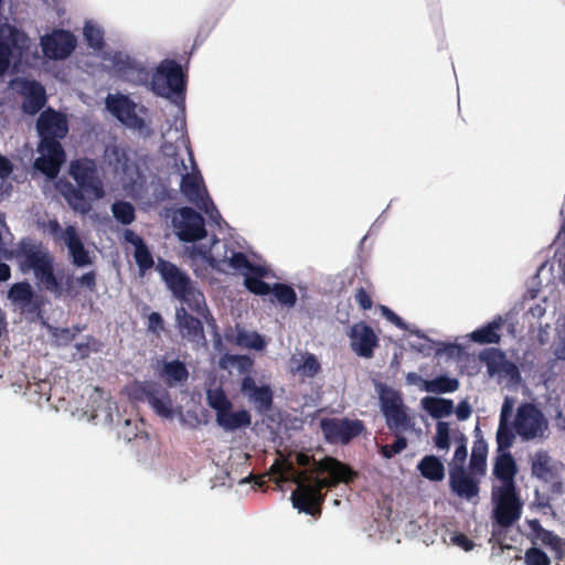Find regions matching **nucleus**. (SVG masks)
Returning <instances> with one entry per match:
<instances>
[{"label": "nucleus", "instance_id": "obj_1", "mask_svg": "<svg viewBox=\"0 0 565 565\" xmlns=\"http://www.w3.org/2000/svg\"><path fill=\"white\" fill-rule=\"evenodd\" d=\"M271 471L281 480L289 477L297 488L291 492L294 508L309 515L320 514V507L326 499L324 489L335 488L340 483L349 484L358 478V472L348 463L334 457L326 456L317 467L296 470L291 462L274 463Z\"/></svg>", "mask_w": 565, "mask_h": 565}, {"label": "nucleus", "instance_id": "obj_50", "mask_svg": "<svg viewBox=\"0 0 565 565\" xmlns=\"http://www.w3.org/2000/svg\"><path fill=\"white\" fill-rule=\"evenodd\" d=\"M395 437L396 439L393 444L381 446L380 452L386 459L401 454L407 447V439L404 436L395 435Z\"/></svg>", "mask_w": 565, "mask_h": 565}, {"label": "nucleus", "instance_id": "obj_45", "mask_svg": "<svg viewBox=\"0 0 565 565\" xmlns=\"http://www.w3.org/2000/svg\"><path fill=\"white\" fill-rule=\"evenodd\" d=\"M109 163L114 166L116 171H126L128 169L129 158L127 152L117 146L106 150Z\"/></svg>", "mask_w": 565, "mask_h": 565}, {"label": "nucleus", "instance_id": "obj_55", "mask_svg": "<svg viewBox=\"0 0 565 565\" xmlns=\"http://www.w3.org/2000/svg\"><path fill=\"white\" fill-rule=\"evenodd\" d=\"M354 299L363 310H370L373 306L371 295L363 287L355 291Z\"/></svg>", "mask_w": 565, "mask_h": 565}, {"label": "nucleus", "instance_id": "obj_58", "mask_svg": "<svg viewBox=\"0 0 565 565\" xmlns=\"http://www.w3.org/2000/svg\"><path fill=\"white\" fill-rule=\"evenodd\" d=\"M460 444L457 446L454 454L455 466H463V462L467 458V447H466V438L463 435L459 438Z\"/></svg>", "mask_w": 565, "mask_h": 565}, {"label": "nucleus", "instance_id": "obj_17", "mask_svg": "<svg viewBox=\"0 0 565 565\" xmlns=\"http://www.w3.org/2000/svg\"><path fill=\"white\" fill-rule=\"evenodd\" d=\"M241 391L254 403L258 413L265 414L271 411L274 393L269 385L258 386L255 380L247 375L242 380Z\"/></svg>", "mask_w": 565, "mask_h": 565}, {"label": "nucleus", "instance_id": "obj_21", "mask_svg": "<svg viewBox=\"0 0 565 565\" xmlns=\"http://www.w3.org/2000/svg\"><path fill=\"white\" fill-rule=\"evenodd\" d=\"M141 391L145 399L158 415L166 418L172 417V401L169 392L164 387L156 383H148Z\"/></svg>", "mask_w": 565, "mask_h": 565}, {"label": "nucleus", "instance_id": "obj_20", "mask_svg": "<svg viewBox=\"0 0 565 565\" xmlns=\"http://www.w3.org/2000/svg\"><path fill=\"white\" fill-rule=\"evenodd\" d=\"M480 360L486 364L490 375L503 373L513 377L519 375L516 365L507 359L505 353L497 348H489L481 352Z\"/></svg>", "mask_w": 565, "mask_h": 565}, {"label": "nucleus", "instance_id": "obj_16", "mask_svg": "<svg viewBox=\"0 0 565 565\" xmlns=\"http://www.w3.org/2000/svg\"><path fill=\"white\" fill-rule=\"evenodd\" d=\"M463 466H454L449 470L450 490L459 498L471 500L478 497L479 480L471 476Z\"/></svg>", "mask_w": 565, "mask_h": 565}, {"label": "nucleus", "instance_id": "obj_10", "mask_svg": "<svg viewBox=\"0 0 565 565\" xmlns=\"http://www.w3.org/2000/svg\"><path fill=\"white\" fill-rule=\"evenodd\" d=\"M320 427L327 441L342 445L349 444L365 430V426L360 419L337 417L321 419Z\"/></svg>", "mask_w": 565, "mask_h": 565}, {"label": "nucleus", "instance_id": "obj_46", "mask_svg": "<svg viewBox=\"0 0 565 565\" xmlns=\"http://www.w3.org/2000/svg\"><path fill=\"white\" fill-rule=\"evenodd\" d=\"M134 256H135L136 264L138 265L141 274H145L147 270L151 269L154 265L153 257L146 244L141 245V246H137V248H135Z\"/></svg>", "mask_w": 565, "mask_h": 565}, {"label": "nucleus", "instance_id": "obj_19", "mask_svg": "<svg viewBox=\"0 0 565 565\" xmlns=\"http://www.w3.org/2000/svg\"><path fill=\"white\" fill-rule=\"evenodd\" d=\"M175 321L177 327L184 339L191 342L205 340L202 320L192 316L184 306L175 309Z\"/></svg>", "mask_w": 565, "mask_h": 565}, {"label": "nucleus", "instance_id": "obj_57", "mask_svg": "<svg viewBox=\"0 0 565 565\" xmlns=\"http://www.w3.org/2000/svg\"><path fill=\"white\" fill-rule=\"evenodd\" d=\"M148 330L153 333H159L163 330L164 321L162 316L159 312H151L148 316Z\"/></svg>", "mask_w": 565, "mask_h": 565}, {"label": "nucleus", "instance_id": "obj_32", "mask_svg": "<svg viewBox=\"0 0 565 565\" xmlns=\"http://www.w3.org/2000/svg\"><path fill=\"white\" fill-rule=\"evenodd\" d=\"M420 475L429 481H441L445 478V467L441 460L434 456L427 455L422 458L417 465Z\"/></svg>", "mask_w": 565, "mask_h": 565}, {"label": "nucleus", "instance_id": "obj_25", "mask_svg": "<svg viewBox=\"0 0 565 565\" xmlns=\"http://www.w3.org/2000/svg\"><path fill=\"white\" fill-rule=\"evenodd\" d=\"M516 471V463L510 452H503L497 457L493 475L502 482L500 488L515 489L514 477Z\"/></svg>", "mask_w": 565, "mask_h": 565}, {"label": "nucleus", "instance_id": "obj_9", "mask_svg": "<svg viewBox=\"0 0 565 565\" xmlns=\"http://www.w3.org/2000/svg\"><path fill=\"white\" fill-rule=\"evenodd\" d=\"M495 507L493 518L501 527H509L516 522L522 512V503L515 489L498 488L493 490Z\"/></svg>", "mask_w": 565, "mask_h": 565}, {"label": "nucleus", "instance_id": "obj_63", "mask_svg": "<svg viewBox=\"0 0 565 565\" xmlns=\"http://www.w3.org/2000/svg\"><path fill=\"white\" fill-rule=\"evenodd\" d=\"M11 277V268L8 264L0 262V282L9 280Z\"/></svg>", "mask_w": 565, "mask_h": 565}, {"label": "nucleus", "instance_id": "obj_15", "mask_svg": "<svg viewBox=\"0 0 565 565\" xmlns=\"http://www.w3.org/2000/svg\"><path fill=\"white\" fill-rule=\"evenodd\" d=\"M180 190L189 202L195 204L199 209H203L207 213L209 204H211L215 214L221 217L207 194L202 175L199 171L183 174L180 183Z\"/></svg>", "mask_w": 565, "mask_h": 565}, {"label": "nucleus", "instance_id": "obj_34", "mask_svg": "<svg viewBox=\"0 0 565 565\" xmlns=\"http://www.w3.org/2000/svg\"><path fill=\"white\" fill-rule=\"evenodd\" d=\"M220 262L227 264L231 269L241 273L243 276L258 266V264L252 263L244 253L235 252L234 249H230V253L225 250Z\"/></svg>", "mask_w": 565, "mask_h": 565}, {"label": "nucleus", "instance_id": "obj_42", "mask_svg": "<svg viewBox=\"0 0 565 565\" xmlns=\"http://www.w3.org/2000/svg\"><path fill=\"white\" fill-rule=\"evenodd\" d=\"M114 217L122 225L131 224L136 218L135 207L126 201H118L111 205Z\"/></svg>", "mask_w": 565, "mask_h": 565}, {"label": "nucleus", "instance_id": "obj_47", "mask_svg": "<svg viewBox=\"0 0 565 565\" xmlns=\"http://www.w3.org/2000/svg\"><path fill=\"white\" fill-rule=\"evenodd\" d=\"M297 371L305 376L313 377L321 371V365L315 354L306 353L302 356V363L297 366Z\"/></svg>", "mask_w": 565, "mask_h": 565}, {"label": "nucleus", "instance_id": "obj_12", "mask_svg": "<svg viewBox=\"0 0 565 565\" xmlns=\"http://www.w3.org/2000/svg\"><path fill=\"white\" fill-rule=\"evenodd\" d=\"M40 45L45 57L55 61L65 60L76 49L77 39L68 30L54 29L41 36Z\"/></svg>", "mask_w": 565, "mask_h": 565}, {"label": "nucleus", "instance_id": "obj_24", "mask_svg": "<svg viewBox=\"0 0 565 565\" xmlns=\"http://www.w3.org/2000/svg\"><path fill=\"white\" fill-rule=\"evenodd\" d=\"M22 110L28 115L38 114L46 103V94L41 83L28 81L23 85Z\"/></svg>", "mask_w": 565, "mask_h": 565}, {"label": "nucleus", "instance_id": "obj_7", "mask_svg": "<svg viewBox=\"0 0 565 565\" xmlns=\"http://www.w3.org/2000/svg\"><path fill=\"white\" fill-rule=\"evenodd\" d=\"M70 174L77 185L82 188L93 200L104 198L105 191L103 182L98 177L97 164L95 160L83 158L73 160L70 164Z\"/></svg>", "mask_w": 565, "mask_h": 565}, {"label": "nucleus", "instance_id": "obj_39", "mask_svg": "<svg viewBox=\"0 0 565 565\" xmlns=\"http://www.w3.org/2000/svg\"><path fill=\"white\" fill-rule=\"evenodd\" d=\"M206 401L209 406L216 412V417L218 414H223L233 407L222 387L209 388L206 391Z\"/></svg>", "mask_w": 565, "mask_h": 565}, {"label": "nucleus", "instance_id": "obj_26", "mask_svg": "<svg viewBox=\"0 0 565 565\" xmlns=\"http://www.w3.org/2000/svg\"><path fill=\"white\" fill-rule=\"evenodd\" d=\"M62 195L68 203V205L81 214H87L92 210L90 200L93 199L90 195L88 198L85 196V191L78 185L75 186L71 182H66L63 184L61 190Z\"/></svg>", "mask_w": 565, "mask_h": 565}, {"label": "nucleus", "instance_id": "obj_62", "mask_svg": "<svg viewBox=\"0 0 565 565\" xmlns=\"http://www.w3.org/2000/svg\"><path fill=\"white\" fill-rule=\"evenodd\" d=\"M125 239L132 244L135 246V248H137V246H141V245H145L146 243L143 242V239L138 236L134 231L131 230H126L125 232Z\"/></svg>", "mask_w": 565, "mask_h": 565}, {"label": "nucleus", "instance_id": "obj_23", "mask_svg": "<svg viewBox=\"0 0 565 565\" xmlns=\"http://www.w3.org/2000/svg\"><path fill=\"white\" fill-rule=\"evenodd\" d=\"M63 241L68 248L72 263L76 267H85L93 263L88 250L85 248L74 226H66L63 232Z\"/></svg>", "mask_w": 565, "mask_h": 565}, {"label": "nucleus", "instance_id": "obj_8", "mask_svg": "<svg viewBox=\"0 0 565 565\" xmlns=\"http://www.w3.org/2000/svg\"><path fill=\"white\" fill-rule=\"evenodd\" d=\"M514 428L523 440H532L543 437L547 420L534 404L524 403L516 411Z\"/></svg>", "mask_w": 565, "mask_h": 565}, {"label": "nucleus", "instance_id": "obj_33", "mask_svg": "<svg viewBox=\"0 0 565 565\" xmlns=\"http://www.w3.org/2000/svg\"><path fill=\"white\" fill-rule=\"evenodd\" d=\"M488 445L480 437L477 438L472 446L471 457L469 461V470L473 475L483 476L487 468Z\"/></svg>", "mask_w": 565, "mask_h": 565}, {"label": "nucleus", "instance_id": "obj_30", "mask_svg": "<svg viewBox=\"0 0 565 565\" xmlns=\"http://www.w3.org/2000/svg\"><path fill=\"white\" fill-rule=\"evenodd\" d=\"M159 375L168 386H174L188 380L189 371L183 362L173 360L162 364Z\"/></svg>", "mask_w": 565, "mask_h": 565}, {"label": "nucleus", "instance_id": "obj_29", "mask_svg": "<svg viewBox=\"0 0 565 565\" xmlns=\"http://www.w3.org/2000/svg\"><path fill=\"white\" fill-rule=\"evenodd\" d=\"M216 423L225 430L234 431L243 427H248L252 424V416L246 409H239L236 412H232V409H230L223 414H218Z\"/></svg>", "mask_w": 565, "mask_h": 565}, {"label": "nucleus", "instance_id": "obj_44", "mask_svg": "<svg viewBox=\"0 0 565 565\" xmlns=\"http://www.w3.org/2000/svg\"><path fill=\"white\" fill-rule=\"evenodd\" d=\"M13 172L12 162L4 156L0 154V200L10 195L12 190L11 184H6L4 181L11 175Z\"/></svg>", "mask_w": 565, "mask_h": 565}, {"label": "nucleus", "instance_id": "obj_53", "mask_svg": "<svg viewBox=\"0 0 565 565\" xmlns=\"http://www.w3.org/2000/svg\"><path fill=\"white\" fill-rule=\"evenodd\" d=\"M237 340H238V343L242 344V345H246L248 348H253V349H262L264 347V341L263 339L254 333L252 335L249 334H246V333H239L238 337H237Z\"/></svg>", "mask_w": 565, "mask_h": 565}, {"label": "nucleus", "instance_id": "obj_36", "mask_svg": "<svg viewBox=\"0 0 565 565\" xmlns=\"http://www.w3.org/2000/svg\"><path fill=\"white\" fill-rule=\"evenodd\" d=\"M535 523L537 525L536 537L542 544L555 552L556 559L562 561L565 557V540L561 539L552 531L542 527L537 521H535Z\"/></svg>", "mask_w": 565, "mask_h": 565}, {"label": "nucleus", "instance_id": "obj_59", "mask_svg": "<svg viewBox=\"0 0 565 565\" xmlns=\"http://www.w3.org/2000/svg\"><path fill=\"white\" fill-rule=\"evenodd\" d=\"M452 542L463 551L469 552L475 547V543L463 533H456L452 536Z\"/></svg>", "mask_w": 565, "mask_h": 565}, {"label": "nucleus", "instance_id": "obj_13", "mask_svg": "<svg viewBox=\"0 0 565 565\" xmlns=\"http://www.w3.org/2000/svg\"><path fill=\"white\" fill-rule=\"evenodd\" d=\"M106 105L109 111L128 128L142 131L148 127L145 119L137 115L136 103L128 96L109 95Z\"/></svg>", "mask_w": 565, "mask_h": 565}, {"label": "nucleus", "instance_id": "obj_41", "mask_svg": "<svg viewBox=\"0 0 565 565\" xmlns=\"http://www.w3.org/2000/svg\"><path fill=\"white\" fill-rule=\"evenodd\" d=\"M271 294L282 306L294 307L297 302V294L295 289L287 284L275 282L271 287Z\"/></svg>", "mask_w": 565, "mask_h": 565}, {"label": "nucleus", "instance_id": "obj_48", "mask_svg": "<svg viewBox=\"0 0 565 565\" xmlns=\"http://www.w3.org/2000/svg\"><path fill=\"white\" fill-rule=\"evenodd\" d=\"M514 441V434L509 428L507 419L500 418V424L497 430V444L499 450L508 449Z\"/></svg>", "mask_w": 565, "mask_h": 565}, {"label": "nucleus", "instance_id": "obj_31", "mask_svg": "<svg viewBox=\"0 0 565 565\" xmlns=\"http://www.w3.org/2000/svg\"><path fill=\"white\" fill-rule=\"evenodd\" d=\"M116 66L127 81L136 84H147L149 82L150 74L147 68L130 58L117 61Z\"/></svg>", "mask_w": 565, "mask_h": 565}, {"label": "nucleus", "instance_id": "obj_4", "mask_svg": "<svg viewBox=\"0 0 565 565\" xmlns=\"http://www.w3.org/2000/svg\"><path fill=\"white\" fill-rule=\"evenodd\" d=\"M151 89L161 97L175 95L181 100L185 94V75L179 63L173 60H163L151 76Z\"/></svg>", "mask_w": 565, "mask_h": 565}, {"label": "nucleus", "instance_id": "obj_22", "mask_svg": "<svg viewBox=\"0 0 565 565\" xmlns=\"http://www.w3.org/2000/svg\"><path fill=\"white\" fill-rule=\"evenodd\" d=\"M175 298L186 305L188 311L194 312L207 323L215 322L206 305L204 294L198 289L193 282L185 289V291L180 292Z\"/></svg>", "mask_w": 565, "mask_h": 565}, {"label": "nucleus", "instance_id": "obj_35", "mask_svg": "<svg viewBox=\"0 0 565 565\" xmlns=\"http://www.w3.org/2000/svg\"><path fill=\"white\" fill-rule=\"evenodd\" d=\"M422 404L429 415L436 419L449 416L454 412V402L448 398L427 396L423 398Z\"/></svg>", "mask_w": 565, "mask_h": 565}, {"label": "nucleus", "instance_id": "obj_52", "mask_svg": "<svg viewBox=\"0 0 565 565\" xmlns=\"http://www.w3.org/2000/svg\"><path fill=\"white\" fill-rule=\"evenodd\" d=\"M76 350L78 351L82 359H86L89 356L90 352L100 351L102 343L93 335L86 337L85 342H79L75 344Z\"/></svg>", "mask_w": 565, "mask_h": 565}, {"label": "nucleus", "instance_id": "obj_56", "mask_svg": "<svg viewBox=\"0 0 565 565\" xmlns=\"http://www.w3.org/2000/svg\"><path fill=\"white\" fill-rule=\"evenodd\" d=\"M96 279H97L96 271L90 270V271L83 274L81 277H78L77 282L81 286L87 288L89 291H95L96 286H97Z\"/></svg>", "mask_w": 565, "mask_h": 565}, {"label": "nucleus", "instance_id": "obj_54", "mask_svg": "<svg viewBox=\"0 0 565 565\" xmlns=\"http://www.w3.org/2000/svg\"><path fill=\"white\" fill-rule=\"evenodd\" d=\"M382 316L401 330H407L405 321L386 306H380Z\"/></svg>", "mask_w": 565, "mask_h": 565}, {"label": "nucleus", "instance_id": "obj_6", "mask_svg": "<svg viewBox=\"0 0 565 565\" xmlns=\"http://www.w3.org/2000/svg\"><path fill=\"white\" fill-rule=\"evenodd\" d=\"M8 298L31 322L42 319L44 299L41 295L35 294L30 282L13 284L8 290Z\"/></svg>", "mask_w": 565, "mask_h": 565}, {"label": "nucleus", "instance_id": "obj_43", "mask_svg": "<svg viewBox=\"0 0 565 565\" xmlns=\"http://www.w3.org/2000/svg\"><path fill=\"white\" fill-rule=\"evenodd\" d=\"M84 38L89 47L94 50H102L104 47V32L99 26L89 22L85 23Z\"/></svg>", "mask_w": 565, "mask_h": 565}, {"label": "nucleus", "instance_id": "obj_14", "mask_svg": "<svg viewBox=\"0 0 565 565\" xmlns=\"http://www.w3.org/2000/svg\"><path fill=\"white\" fill-rule=\"evenodd\" d=\"M350 347L360 358L372 359L374 351L379 347V337L371 326L364 321L354 323L348 332Z\"/></svg>", "mask_w": 565, "mask_h": 565}, {"label": "nucleus", "instance_id": "obj_5", "mask_svg": "<svg viewBox=\"0 0 565 565\" xmlns=\"http://www.w3.org/2000/svg\"><path fill=\"white\" fill-rule=\"evenodd\" d=\"M172 226L179 239L184 243H194L207 235L204 217L190 206L174 211Z\"/></svg>", "mask_w": 565, "mask_h": 565}, {"label": "nucleus", "instance_id": "obj_49", "mask_svg": "<svg viewBox=\"0 0 565 565\" xmlns=\"http://www.w3.org/2000/svg\"><path fill=\"white\" fill-rule=\"evenodd\" d=\"M434 444L438 449H448L450 445V427L447 422L439 420L436 425Z\"/></svg>", "mask_w": 565, "mask_h": 565}, {"label": "nucleus", "instance_id": "obj_40", "mask_svg": "<svg viewBox=\"0 0 565 565\" xmlns=\"http://www.w3.org/2000/svg\"><path fill=\"white\" fill-rule=\"evenodd\" d=\"M532 473L543 481H548L553 478V469L551 466V458L545 452H539L532 462Z\"/></svg>", "mask_w": 565, "mask_h": 565}, {"label": "nucleus", "instance_id": "obj_51", "mask_svg": "<svg viewBox=\"0 0 565 565\" xmlns=\"http://www.w3.org/2000/svg\"><path fill=\"white\" fill-rule=\"evenodd\" d=\"M525 565H551V559L545 552L537 547H530L524 554Z\"/></svg>", "mask_w": 565, "mask_h": 565}, {"label": "nucleus", "instance_id": "obj_60", "mask_svg": "<svg viewBox=\"0 0 565 565\" xmlns=\"http://www.w3.org/2000/svg\"><path fill=\"white\" fill-rule=\"evenodd\" d=\"M472 414V408L468 401L459 402L456 408V416L459 420H467Z\"/></svg>", "mask_w": 565, "mask_h": 565}, {"label": "nucleus", "instance_id": "obj_64", "mask_svg": "<svg viewBox=\"0 0 565 565\" xmlns=\"http://www.w3.org/2000/svg\"><path fill=\"white\" fill-rule=\"evenodd\" d=\"M555 354L558 359L565 360V337L557 343Z\"/></svg>", "mask_w": 565, "mask_h": 565}, {"label": "nucleus", "instance_id": "obj_28", "mask_svg": "<svg viewBox=\"0 0 565 565\" xmlns=\"http://www.w3.org/2000/svg\"><path fill=\"white\" fill-rule=\"evenodd\" d=\"M502 324V317L497 316L488 324L472 331L470 339L479 344H498L501 341L499 330L501 329Z\"/></svg>", "mask_w": 565, "mask_h": 565}, {"label": "nucleus", "instance_id": "obj_27", "mask_svg": "<svg viewBox=\"0 0 565 565\" xmlns=\"http://www.w3.org/2000/svg\"><path fill=\"white\" fill-rule=\"evenodd\" d=\"M268 268L263 265L254 267L252 271L245 273L244 286L249 292L257 296H266L270 294V285L263 280L265 277L268 276Z\"/></svg>", "mask_w": 565, "mask_h": 565}, {"label": "nucleus", "instance_id": "obj_2", "mask_svg": "<svg viewBox=\"0 0 565 565\" xmlns=\"http://www.w3.org/2000/svg\"><path fill=\"white\" fill-rule=\"evenodd\" d=\"M40 136L38 151L41 157L35 160V168L49 178H55L65 162V151L61 139L68 132L66 116L52 108L43 110L36 121Z\"/></svg>", "mask_w": 565, "mask_h": 565}, {"label": "nucleus", "instance_id": "obj_11", "mask_svg": "<svg viewBox=\"0 0 565 565\" xmlns=\"http://www.w3.org/2000/svg\"><path fill=\"white\" fill-rule=\"evenodd\" d=\"M381 407L386 425L394 435H402L414 426L398 393L392 392L387 396H382Z\"/></svg>", "mask_w": 565, "mask_h": 565}, {"label": "nucleus", "instance_id": "obj_18", "mask_svg": "<svg viewBox=\"0 0 565 565\" xmlns=\"http://www.w3.org/2000/svg\"><path fill=\"white\" fill-rule=\"evenodd\" d=\"M157 270L174 297L185 291L193 282L185 273L169 260L159 258Z\"/></svg>", "mask_w": 565, "mask_h": 565}, {"label": "nucleus", "instance_id": "obj_37", "mask_svg": "<svg viewBox=\"0 0 565 565\" xmlns=\"http://www.w3.org/2000/svg\"><path fill=\"white\" fill-rule=\"evenodd\" d=\"M459 381L447 375H439L434 380H424L423 390L429 393H452L459 388Z\"/></svg>", "mask_w": 565, "mask_h": 565}, {"label": "nucleus", "instance_id": "obj_61", "mask_svg": "<svg viewBox=\"0 0 565 565\" xmlns=\"http://www.w3.org/2000/svg\"><path fill=\"white\" fill-rule=\"evenodd\" d=\"M296 462L298 466L306 468L310 467L311 465H313V467H317V463L319 461H316L313 456L307 455L305 452H299L296 456Z\"/></svg>", "mask_w": 565, "mask_h": 565}, {"label": "nucleus", "instance_id": "obj_3", "mask_svg": "<svg viewBox=\"0 0 565 565\" xmlns=\"http://www.w3.org/2000/svg\"><path fill=\"white\" fill-rule=\"evenodd\" d=\"M7 259H15L22 274L33 273L36 281L45 290L62 295V286L54 273V256L42 242L31 237L22 238L6 254Z\"/></svg>", "mask_w": 565, "mask_h": 565}, {"label": "nucleus", "instance_id": "obj_38", "mask_svg": "<svg viewBox=\"0 0 565 565\" xmlns=\"http://www.w3.org/2000/svg\"><path fill=\"white\" fill-rule=\"evenodd\" d=\"M17 31L10 29L8 36H0V76H2L10 66L12 50L17 44Z\"/></svg>", "mask_w": 565, "mask_h": 565}]
</instances>
